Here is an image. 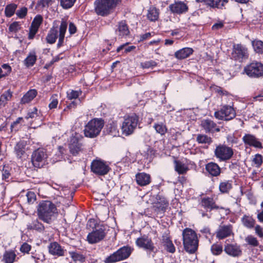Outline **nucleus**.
<instances>
[{
  "mask_svg": "<svg viewBox=\"0 0 263 263\" xmlns=\"http://www.w3.org/2000/svg\"><path fill=\"white\" fill-rule=\"evenodd\" d=\"M201 126L206 133L220 131V129L217 127L216 124L210 119L203 120L201 122Z\"/></svg>",
  "mask_w": 263,
  "mask_h": 263,
  "instance_id": "4be33fe9",
  "label": "nucleus"
},
{
  "mask_svg": "<svg viewBox=\"0 0 263 263\" xmlns=\"http://www.w3.org/2000/svg\"><path fill=\"white\" fill-rule=\"evenodd\" d=\"M246 241L251 246L253 247H257L259 245V242L256 238L253 236L249 235L246 238Z\"/></svg>",
  "mask_w": 263,
  "mask_h": 263,
  "instance_id": "603ef678",
  "label": "nucleus"
},
{
  "mask_svg": "<svg viewBox=\"0 0 263 263\" xmlns=\"http://www.w3.org/2000/svg\"><path fill=\"white\" fill-rule=\"evenodd\" d=\"M196 141L201 144H210L212 142V138L205 135L199 134L197 136Z\"/></svg>",
  "mask_w": 263,
  "mask_h": 263,
  "instance_id": "ea45409f",
  "label": "nucleus"
},
{
  "mask_svg": "<svg viewBox=\"0 0 263 263\" xmlns=\"http://www.w3.org/2000/svg\"><path fill=\"white\" fill-rule=\"evenodd\" d=\"M83 137L81 135L76 133L71 137L69 148L70 153L72 155H76L82 151V144L80 142V140Z\"/></svg>",
  "mask_w": 263,
  "mask_h": 263,
  "instance_id": "ddd939ff",
  "label": "nucleus"
},
{
  "mask_svg": "<svg viewBox=\"0 0 263 263\" xmlns=\"http://www.w3.org/2000/svg\"><path fill=\"white\" fill-rule=\"evenodd\" d=\"M171 12L178 14L185 13L188 10L187 6L183 2H177L169 6Z\"/></svg>",
  "mask_w": 263,
  "mask_h": 263,
  "instance_id": "aec40b11",
  "label": "nucleus"
},
{
  "mask_svg": "<svg viewBox=\"0 0 263 263\" xmlns=\"http://www.w3.org/2000/svg\"><path fill=\"white\" fill-rule=\"evenodd\" d=\"M162 242L167 252L171 253L175 252V247L166 233H164L162 235Z\"/></svg>",
  "mask_w": 263,
  "mask_h": 263,
  "instance_id": "5701e85b",
  "label": "nucleus"
},
{
  "mask_svg": "<svg viewBox=\"0 0 263 263\" xmlns=\"http://www.w3.org/2000/svg\"><path fill=\"white\" fill-rule=\"evenodd\" d=\"M132 253L129 247H123L106 258L108 263L115 262L128 258Z\"/></svg>",
  "mask_w": 263,
  "mask_h": 263,
  "instance_id": "1a4fd4ad",
  "label": "nucleus"
},
{
  "mask_svg": "<svg viewBox=\"0 0 263 263\" xmlns=\"http://www.w3.org/2000/svg\"><path fill=\"white\" fill-rule=\"evenodd\" d=\"M104 226L96 227L91 232L89 233L87 237V240L89 243H96L103 240L106 236Z\"/></svg>",
  "mask_w": 263,
  "mask_h": 263,
  "instance_id": "9d476101",
  "label": "nucleus"
},
{
  "mask_svg": "<svg viewBox=\"0 0 263 263\" xmlns=\"http://www.w3.org/2000/svg\"><path fill=\"white\" fill-rule=\"evenodd\" d=\"M26 142L24 141H20L14 147V152L18 159H21L25 155L26 152Z\"/></svg>",
  "mask_w": 263,
  "mask_h": 263,
  "instance_id": "b1692460",
  "label": "nucleus"
},
{
  "mask_svg": "<svg viewBox=\"0 0 263 263\" xmlns=\"http://www.w3.org/2000/svg\"><path fill=\"white\" fill-rule=\"evenodd\" d=\"M138 122L139 118L136 114L125 117L121 126L122 134L126 136L132 134L136 128Z\"/></svg>",
  "mask_w": 263,
  "mask_h": 263,
  "instance_id": "423d86ee",
  "label": "nucleus"
},
{
  "mask_svg": "<svg viewBox=\"0 0 263 263\" xmlns=\"http://www.w3.org/2000/svg\"><path fill=\"white\" fill-rule=\"evenodd\" d=\"M154 127L156 132L161 135H164L167 132L166 126L162 123L155 124Z\"/></svg>",
  "mask_w": 263,
  "mask_h": 263,
  "instance_id": "de8ad7c7",
  "label": "nucleus"
},
{
  "mask_svg": "<svg viewBox=\"0 0 263 263\" xmlns=\"http://www.w3.org/2000/svg\"><path fill=\"white\" fill-rule=\"evenodd\" d=\"M37 91L35 89L29 90L22 98L21 103L26 104L30 102L36 96Z\"/></svg>",
  "mask_w": 263,
  "mask_h": 263,
  "instance_id": "f704fd0d",
  "label": "nucleus"
},
{
  "mask_svg": "<svg viewBox=\"0 0 263 263\" xmlns=\"http://www.w3.org/2000/svg\"><path fill=\"white\" fill-rule=\"evenodd\" d=\"M224 26V23L222 21H219L216 23H215L212 27L213 30H217L221 29Z\"/></svg>",
  "mask_w": 263,
  "mask_h": 263,
  "instance_id": "338daca9",
  "label": "nucleus"
},
{
  "mask_svg": "<svg viewBox=\"0 0 263 263\" xmlns=\"http://www.w3.org/2000/svg\"><path fill=\"white\" fill-rule=\"evenodd\" d=\"M104 125V121L101 118H95L89 121L85 126L84 134L85 137L93 138L100 133Z\"/></svg>",
  "mask_w": 263,
  "mask_h": 263,
  "instance_id": "39448f33",
  "label": "nucleus"
},
{
  "mask_svg": "<svg viewBox=\"0 0 263 263\" xmlns=\"http://www.w3.org/2000/svg\"><path fill=\"white\" fill-rule=\"evenodd\" d=\"M91 170L95 174L103 176L107 174L110 168L104 161L95 160L91 163Z\"/></svg>",
  "mask_w": 263,
  "mask_h": 263,
  "instance_id": "9b49d317",
  "label": "nucleus"
},
{
  "mask_svg": "<svg viewBox=\"0 0 263 263\" xmlns=\"http://www.w3.org/2000/svg\"><path fill=\"white\" fill-rule=\"evenodd\" d=\"M10 176L9 167L8 166L4 165L2 170V178L6 180Z\"/></svg>",
  "mask_w": 263,
  "mask_h": 263,
  "instance_id": "13d9d810",
  "label": "nucleus"
},
{
  "mask_svg": "<svg viewBox=\"0 0 263 263\" xmlns=\"http://www.w3.org/2000/svg\"><path fill=\"white\" fill-rule=\"evenodd\" d=\"M69 254L73 261L83 262L85 260V257L81 253L76 251H69Z\"/></svg>",
  "mask_w": 263,
  "mask_h": 263,
  "instance_id": "37998d69",
  "label": "nucleus"
},
{
  "mask_svg": "<svg viewBox=\"0 0 263 263\" xmlns=\"http://www.w3.org/2000/svg\"><path fill=\"white\" fill-rule=\"evenodd\" d=\"M16 257V255L14 251H6L3 254L2 261L5 263H13Z\"/></svg>",
  "mask_w": 263,
  "mask_h": 263,
  "instance_id": "2f4dec72",
  "label": "nucleus"
},
{
  "mask_svg": "<svg viewBox=\"0 0 263 263\" xmlns=\"http://www.w3.org/2000/svg\"><path fill=\"white\" fill-rule=\"evenodd\" d=\"M27 202L28 204H33L36 201V195L32 191H28L26 194Z\"/></svg>",
  "mask_w": 263,
  "mask_h": 263,
  "instance_id": "3c124183",
  "label": "nucleus"
},
{
  "mask_svg": "<svg viewBox=\"0 0 263 263\" xmlns=\"http://www.w3.org/2000/svg\"><path fill=\"white\" fill-rule=\"evenodd\" d=\"M38 29L32 28L31 27L29 28V32L28 34V39L32 40L34 37L35 35L37 32Z\"/></svg>",
  "mask_w": 263,
  "mask_h": 263,
  "instance_id": "69168bd1",
  "label": "nucleus"
},
{
  "mask_svg": "<svg viewBox=\"0 0 263 263\" xmlns=\"http://www.w3.org/2000/svg\"><path fill=\"white\" fill-rule=\"evenodd\" d=\"M31 246L26 242H24L20 248V251L23 253H28L31 250Z\"/></svg>",
  "mask_w": 263,
  "mask_h": 263,
  "instance_id": "e2e57ef3",
  "label": "nucleus"
},
{
  "mask_svg": "<svg viewBox=\"0 0 263 263\" xmlns=\"http://www.w3.org/2000/svg\"><path fill=\"white\" fill-rule=\"evenodd\" d=\"M23 120L22 118H18L16 120L13 122L11 125V130L12 132H16L18 130L20 127V122Z\"/></svg>",
  "mask_w": 263,
  "mask_h": 263,
  "instance_id": "6e6d98bb",
  "label": "nucleus"
},
{
  "mask_svg": "<svg viewBox=\"0 0 263 263\" xmlns=\"http://www.w3.org/2000/svg\"><path fill=\"white\" fill-rule=\"evenodd\" d=\"M36 60V57L34 53H30L24 60V64L27 67H30L34 65Z\"/></svg>",
  "mask_w": 263,
  "mask_h": 263,
  "instance_id": "79ce46f5",
  "label": "nucleus"
},
{
  "mask_svg": "<svg viewBox=\"0 0 263 263\" xmlns=\"http://www.w3.org/2000/svg\"><path fill=\"white\" fill-rule=\"evenodd\" d=\"M27 228L29 230H35L39 232H42L44 230L43 224L37 220L33 221L27 225Z\"/></svg>",
  "mask_w": 263,
  "mask_h": 263,
  "instance_id": "58836bf2",
  "label": "nucleus"
},
{
  "mask_svg": "<svg viewBox=\"0 0 263 263\" xmlns=\"http://www.w3.org/2000/svg\"><path fill=\"white\" fill-rule=\"evenodd\" d=\"M232 187V181L229 180H225L221 182L219 186V190L222 193H228Z\"/></svg>",
  "mask_w": 263,
  "mask_h": 263,
  "instance_id": "4c0bfd02",
  "label": "nucleus"
},
{
  "mask_svg": "<svg viewBox=\"0 0 263 263\" xmlns=\"http://www.w3.org/2000/svg\"><path fill=\"white\" fill-rule=\"evenodd\" d=\"M21 28V24L18 22H14L10 24L9 30L11 32H16Z\"/></svg>",
  "mask_w": 263,
  "mask_h": 263,
  "instance_id": "5fc2aeb1",
  "label": "nucleus"
},
{
  "mask_svg": "<svg viewBox=\"0 0 263 263\" xmlns=\"http://www.w3.org/2000/svg\"><path fill=\"white\" fill-rule=\"evenodd\" d=\"M252 44L254 49H263V42L255 40L252 42Z\"/></svg>",
  "mask_w": 263,
  "mask_h": 263,
  "instance_id": "4d7b16f0",
  "label": "nucleus"
},
{
  "mask_svg": "<svg viewBox=\"0 0 263 263\" xmlns=\"http://www.w3.org/2000/svg\"><path fill=\"white\" fill-rule=\"evenodd\" d=\"M215 157L221 161L230 160L234 154L233 149L224 144H219L214 151Z\"/></svg>",
  "mask_w": 263,
  "mask_h": 263,
  "instance_id": "0eeeda50",
  "label": "nucleus"
},
{
  "mask_svg": "<svg viewBox=\"0 0 263 263\" xmlns=\"http://www.w3.org/2000/svg\"><path fill=\"white\" fill-rule=\"evenodd\" d=\"M159 10L155 7H151L147 14V18L152 22H155L159 18Z\"/></svg>",
  "mask_w": 263,
  "mask_h": 263,
  "instance_id": "473e14b6",
  "label": "nucleus"
},
{
  "mask_svg": "<svg viewBox=\"0 0 263 263\" xmlns=\"http://www.w3.org/2000/svg\"><path fill=\"white\" fill-rule=\"evenodd\" d=\"M48 249L49 254L57 257L64 256L66 252V250L58 242L55 241L51 242L49 245Z\"/></svg>",
  "mask_w": 263,
  "mask_h": 263,
  "instance_id": "dca6fc26",
  "label": "nucleus"
},
{
  "mask_svg": "<svg viewBox=\"0 0 263 263\" xmlns=\"http://www.w3.org/2000/svg\"><path fill=\"white\" fill-rule=\"evenodd\" d=\"M141 65L144 68H148L155 66L156 65V63L153 61H149L142 63Z\"/></svg>",
  "mask_w": 263,
  "mask_h": 263,
  "instance_id": "680f3d73",
  "label": "nucleus"
},
{
  "mask_svg": "<svg viewBox=\"0 0 263 263\" xmlns=\"http://www.w3.org/2000/svg\"><path fill=\"white\" fill-rule=\"evenodd\" d=\"M244 71L249 77L259 78L263 77V64L260 62H253L247 65Z\"/></svg>",
  "mask_w": 263,
  "mask_h": 263,
  "instance_id": "6e6552de",
  "label": "nucleus"
},
{
  "mask_svg": "<svg viewBox=\"0 0 263 263\" xmlns=\"http://www.w3.org/2000/svg\"><path fill=\"white\" fill-rule=\"evenodd\" d=\"M106 132L107 134L116 136L118 134L116 122L114 121L108 123L106 125Z\"/></svg>",
  "mask_w": 263,
  "mask_h": 263,
  "instance_id": "c9c22d12",
  "label": "nucleus"
},
{
  "mask_svg": "<svg viewBox=\"0 0 263 263\" xmlns=\"http://www.w3.org/2000/svg\"><path fill=\"white\" fill-rule=\"evenodd\" d=\"M118 28L116 32L120 36H124L129 34L128 27L125 21H121L118 23Z\"/></svg>",
  "mask_w": 263,
  "mask_h": 263,
  "instance_id": "cd10ccee",
  "label": "nucleus"
},
{
  "mask_svg": "<svg viewBox=\"0 0 263 263\" xmlns=\"http://www.w3.org/2000/svg\"><path fill=\"white\" fill-rule=\"evenodd\" d=\"M211 251L214 255H220L223 252L222 246L219 243H214L211 246Z\"/></svg>",
  "mask_w": 263,
  "mask_h": 263,
  "instance_id": "a18cd8bd",
  "label": "nucleus"
},
{
  "mask_svg": "<svg viewBox=\"0 0 263 263\" xmlns=\"http://www.w3.org/2000/svg\"><path fill=\"white\" fill-rule=\"evenodd\" d=\"M231 56L232 59L242 62L248 58V54L245 50H232Z\"/></svg>",
  "mask_w": 263,
  "mask_h": 263,
  "instance_id": "a878e982",
  "label": "nucleus"
},
{
  "mask_svg": "<svg viewBox=\"0 0 263 263\" xmlns=\"http://www.w3.org/2000/svg\"><path fill=\"white\" fill-rule=\"evenodd\" d=\"M228 2V0H208L204 3L213 8H222Z\"/></svg>",
  "mask_w": 263,
  "mask_h": 263,
  "instance_id": "c756f323",
  "label": "nucleus"
},
{
  "mask_svg": "<svg viewBox=\"0 0 263 263\" xmlns=\"http://www.w3.org/2000/svg\"><path fill=\"white\" fill-rule=\"evenodd\" d=\"M263 157L259 154H256L253 159V162L256 167H259L262 163Z\"/></svg>",
  "mask_w": 263,
  "mask_h": 263,
  "instance_id": "864d4df0",
  "label": "nucleus"
},
{
  "mask_svg": "<svg viewBox=\"0 0 263 263\" xmlns=\"http://www.w3.org/2000/svg\"><path fill=\"white\" fill-rule=\"evenodd\" d=\"M17 8V5L15 4H10L6 6L5 9V13L7 17L12 16Z\"/></svg>",
  "mask_w": 263,
  "mask_h": 263,
  "instance_id": "a19ab883",
  "label": "nucleus"
},
{
  "mask_svg": "<svg viewBox=\"0 0 263 263\" xmlns=\"http://www.w3.org/2000/svg\"><path fill=\"white\" fill-rule=\"evenodd\" d=\"M57 22V21L53 23V26L49 30L46 40L48 43L53 44L58 38V32L59 31L58 47L60 48L64 43L65 33L67 28V23L66 21L62 19L59 28Z\"/></svg>",
  "mask_w": 263,
  "mask_h": 263,
  "instance_id": "f257e3e1",
  "label": "nucleus"
},
{
  "mask_svg": "<svg viewBox=\"0 0 263 263\" xmlns=\"http://www.w3.org/2000/svg\"><path fill=\"white\" fill-rule=\"evenodd\" d=\"M168 205V202L164 197L157 195L156 197V201L154 203L153 210L157 214L161 216L165 211Z\"/></svg>",
  "mask_w": 263,
  "mask_h": 263,
  "instance_id": "4468645a",
  "label": "nucleus"
},
{
  "mask_svg": "<svg viewBox=\"0 0 263 263\" xmlns=\"http://www.w3.org/2000/svg\"><path fill=\"white\" fill-rule=\"evenodd\" d=\"M122 0H96L94 3L96 13L105 16L112 13Z\"/></svg>",
  "mask_w": 263,
  "mask_h": 263,
  "instance_id": "20e7f679",
  "label": "nucleus"
},
{
  "mask_svg": "<svg viewBox=\"0 0 263 263\" xmlns=\"http://www.w3.org/2000/svg\"><path fill=\"white\" fill-rule=\"evenodd\" d=\"M223 111L225 116V120L229 121L233 119L236 113L233 107L230 106L225 105L222 107Z\"/></svg>",
  "mask_w": 263,
  "mask_h": 263,
  "instance_id": "7c9ffc66",
  "label": "nucleus"
},
{
  "mask_svg": "<svg viewBox=\"0 0 263 263\" xmlns=\"http://www.w3.org/2000/svg\"><path fill=\"white\" fill-rule=\"evenodd\" d=\"M242 140L246 145L258 148L262 147L261 143L253 135L245 134Z\"/></svg>",
  "mask_w": 263,
  "mask_h": 263,
  "instance_id": "6ab92c4d",
  "label": "nucleus"
},
{
  "mask_svg": "<svg viewBox=\"0 0 263 263\" xmlns=\"http://www.w3.org/2000/svg\"><path fill=\"white\" fill-rule=\"evenodd\" d=\"M43 17L41 15H37L32 21L30 27L39 30L40 25L43 22Z\"/></svg>",
  "mask_w": 263,
  "mask_h": 263,
  "instance_id": "49530a36",
  "label": "nucleus"
},
{
  "mask_svg": "<svg viewBox=\"0 0 263 263\" xmlns=\"http://www.w3.org/2000/svg\"><path fill=\"white\" fill-rule=\"evenodd\" d=\"M47 158V154L44 149L39 148L33 152L31 156V161L34 166L42 167Z\"/></svg>",
  "mask_w": 263,
  "mask_h": 263,
  "instance_id": "f8f14e48",
  "label": "nucleus"
},
{
  "mask_svg": "<svg viewBox=\"0 0 263 263\" xmlns=\"http://www.w3.org/2000/svg\"><path fill=\"white\" fill-rule=\"evenodd\" d=\"M256 234L260 237H263V229L259 225H257L255 227Z\"/></svg>",
  "mask_w": 263,
  "mask_h": 263,
  "instance_id": "774afa93",
  "label": "nucleus"
},
{
  "mask_svg": "<svg viewBox=\"0 0 263 263\" xmlns=\"http://www.w3.org/2000/svg\"><path fill=\"white\" fill-rule=\"evenodd\" d=\"M243 225L249 229L254 227L255 224V220L251 216L245 215L241 219Z\"/></svg>",
  "mask_w": 263,
  "mask_h": 263,
  "instance_id": "e433bc0d",
  "label": "nucleus"
},
{
  "mask_svg": "<svg viewBox=\"0 0 263 263\" xmlns=\"http://www.w3.org/2000/svg\"><path fill=\"white\" fill-rule=\"evenodd\" d=\"M214 116L216 118L219 120H225V116L223 111L222 108L219 111H217L215 112Z\"/></svg>",
  "mask_w": 263,
  "mask_h": 263,
  "instance_id": "0e129e2a",
  "label": "nucleus"
},
{
  "mask_svg": "<svg viewBox=\"0 0 263 263\" xmlns=\"http://www.w3.org/2000/svg\"><path fill=\"white\" fill-rule=\"evenodd\" d=\"M76 0H60V5L63 8L67 9L72 7Z\"/></svg>",
  "mask_w": 263,
  "mask_h": 263,
  "instance_id": "09e8293b",
  "label": "nucleus"
},
{
  "mask_svg": "<svg viewBox=\"0 0 263 263\" xmlns=\"http://www.w3.org/2000/svg\"><path fill=\"white\" fill-rule=\"evenodd\" d=\"M205 170L212 176H218L220 174V167L214 162H210L206 164Z\"/></svg>",
  "mask_w": 263,
  "mask_h": 263,
  "instance_id": "bb28decb",
  "label": "nucleus"
},
{
  "mask_svg": "<svg viewBox=\"0 0 263 263\" xmlns=\"http://www.w3.org/2000/svg\"><path fill=\"white\" fill-rule=\"evenodd\" d=\"M51 2L52 0H40L38 1L37 5L39 7L47 8L51 5Z\"/></svg>",
  "mask_w": 263,
  "mask_h": 263,
  "instance_id": "bf43d9fd",
  "label": "nucleus"
},
{
  "mask_svg": "<svg viewBox=\"0 0 263 263\" xmlns=\"http://www.w3.org/2000/svg\"><path fill=\"white\" fill-rule=\"evenodd\" d=\"M136 243L139 248L151 252H154L156 249L152 239L146 235L137 238Z\"/></svg>",
  "mask_w": 263,
  "mask_h": 263,
  "instance_id": "2eb2a0df",
  "label": "nucleus"
},
{
  "mask_svg": "<svg viewBox=\"0 0 263 263\" xmlns=\"http://www.w3.org/2000/svg\"><path fill=\"white\" fill-rule=\"evenodd\" d=\"M57 213L56 206L50 201H43L39 204L37 214L40 219L50 223L54 214Z\"/></svg>",
  "mask_w": 263,
  "mask_h": 263,
  "instance_id": "f03ea898",
  "label": "nucleus"
},
{
  "mask_svg": "<svg viewBox=\"0 0 263 263\" xmlns=\"http://www.w3.org/2000/svg\"><path fill=\"white\" fill-rule=\"evenodd\" d=\"M193 50H177L175 53V57L178 59H183L188 57L193 53Z\"/></svg>",
  "mask_w": 263,
  "mask_h": 263,
  "instance_id": "c03bdc74",
  "label": "nucleus"
},
{
  "mask_svg": "<svg viewBox=\"0 0 263 263\" xmlns=\"http://www.w3.org/2000/svg\"><path fill=\"white\" fill-rule=\"evenodd\" d=\"M137 183L140 186L146 185L151 182V176L145 173H140L136 175Z\"/></svg>",
  "mask_w": 263,
  "mask_h": 263,
  "instance_id": "393cba45",
  "label": "nucleus"
},
{
  "mask_svg": "<svg viewBox=\"0 0 263 263\" xmlns=\"http://www.w3.org/2000/svg\"><path fill=\"white\" fill-rule=\"evenodd\" d=\"M223 250L228 255L234 257H238L242 254L240 247L237 244H227Z\"/></svg>",
  "mask_w": 263,
  "mask_h": 263,
  "instance_id": "f3484780",
  "label": "nucleus"
},
{
  "mask_svg": "<svg viewBox=\"0 0 263 263\" xmlns=\"http://www.w3.org/2000/svg\"><path fill=\"white\" fill-rule=\"evenodd\" d=\"M82 94L81 90H70L67 92V98L69 100L75 99Z\"/></svg>",
  "mask_w": 263,
  "mask_h": 263,
  "instance_id": "8fccbe9b",
  "label": "nucleus"
},
{
  "mask_svg": "<svg viewBox=\"0 0 263 263\" xmlns=\"http://www.w3.org/2000/svg\"><path fill=\"white\" fill-rule=\"evenodd\" d=\"M175 170L179 174H184L189 170L188 167L180 161L175 160Z\"/></svg>",
  "mask_w": 263,
  "mask_h": 263,
  "instance_id": "72a5a7b5",
  "label": "nucleus"
},
{
  "mask_svg": "<svg viewBox=\"0 0 263 263\" xmlns=\"http://www.w3.org/2000/svg\"><path fill=\"white\" fill-rule=\"evenodd\" d=\"M201 205L204 208L207 210H210V211L212 210L223 209L222 207H220L217 205L213 198L211 197H204L202 198L201 201Z\"/></svg>",
  "mask_w": 263,
  "mask_h": 263,
  "instance_id": "412c9836",
  "label": "nucleus"
},
{
  "mask_svg": "<svg viewBox=\"0 0 263 263\" xmlns=\"http://www.w3.org/2000/svg\"><path fill=\"white\" fill-rule=\"evenodd\" d=\"M182 237L184 250L190 254L195 253L199 244L196 233L190 228H185L182 232Z\"/></svg>",
  "mask_w": 263,
  "mask_h": 263,
  "instance_id": "7ed1b4c3",
  "label": "nucleus"
},
{
  "mask_svg": "<svg viewBox=\"0 0 263 263\" xmlns=\"http://www.w3.org/2000/svg\"><path fill=\"white\" fill-rule=\"evenodd\" d=\"M27 13V8L26 7H22L20 9L17 10L16 12V14L17 16L21 18H23L26 16Z\"/></svg>",
  "mask_w": 263,
  "mask_h": 263,
  "instance_id": "052dcab7",
  "label": "nucleus"
},
{
  "mask_svg": "<svg viewBox=\"0 0 263 263\" xmlns=\"http://www.w3.org/2000/svg\"><path fill=\"white\" fill-rule=\"evenodd\" d=\"M233 232V227L231 224L220 226L216 232V237L222 239L230 236Z\"/></svg>",
  "mask_w": 263,
  "mask_h": 263,
  "instance_id": "a211bd4d",
  "label": "nucleus"
},
{
  "mask_svg": "<svg viewBox=\"0 0 263 263\" xmlns=\"http://www.w3.org/2000/svg\"><path fill=\"white\" fill-rule=\"evenodd\" d=\"M13 92L8 89L3 93L0 97V109L4 107L8 102L10 101L12 97Z\"/></svg>",
  "mask_w": 263,
  "mask_h": 263,
  "instance_id": "c85d7f7f",
  "label": "nucleus"
}]
</instances>
